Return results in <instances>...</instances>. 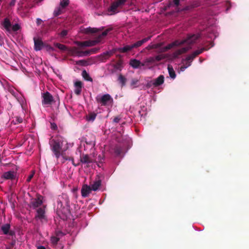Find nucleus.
Segmentation results:
<instances>
[{"label":"nucleus","instance_id":"nucleus-62","mask_svg":"<svg viewBox=\"0 0 249 249\" xmlns=\"http://www.w3.org/2000/svg\"><path fill=\"white\" fill-rule=\"evenodd\" d=\"M105 133L106 134H108V133H107V130H106V131H105Z\"/></svg>","mask_w":249,"mask_h":249},{"label":"nucleus","instance_id":"nucleus-15","mask_svg":"<svg viewBox=\"0 0 249 249\" xmlns=\"http://www.w3.org/2000/svg\"><path fill=\"white\" fill-rule=\"evenodd\" d=\"M117 4L114 1L111 3V5L107 9V15H113L119 12L118 8L119 7Z\"/></svg>","mask_w":249,"mask_h":249},{"label":"nucleus","instance_id":"nucleus-43","mask_svg":"<svg viewBox=\"0 0 249 249\" xmlns=\"http://www.w3.org/2000/svg\"><path fill=\"white\" fill-rule=\"evenodd\" d=\"M59 240V239L55 236H53L51 238V243L54 245H57Z\"/></svg>","mask_w":249,"mask_h":249},{"label":"nucleus","instance_id":"nucleus-42","mask_svg":"<svg viewBox=\"0 0 249 249\" xmlns=\"http://www.w3.org/2000/svg\"><path fill=\"white\" fill-rule=\"evenodd\" d=\"M89 41L90 42V45H91V46H93L96 45L97 43H99L101 41L100 40V38L99 39L98 37H97L95 40H89Z\"/></svg>","mask_w":249,"mask_h":249},{"label":"nucleus","instance_id":"nucleus-48","mask_svg":"<svg viewBox=\"0 0 249 249\" xmlns=\"http://www.w3.org/2000/svg\"><path fill=\"white\" fill-rule=\"evenodd\" d=\"M16 120L17 122V123L19 124L25 123V122H23L22 118L19 117H16Z\"/></svg>","mask_w":249,"mask_h":249},{"label":"nucleus","instance_id":"nucleus-14","mask_svg":"<svg viewBox=\"0 0 249 249\" xmlns=\"http://www.w3.org/2000/svg\"><path fill=\"white\" fill-rule=\"evenodd\" d=\"M115 53V51L112 50L103 53L99 56L100 60L103 62H106V60L113 55Z\"/></svg>","mask_w":249,"mask_h":249},{"label":"nucleus","instance_id":"nucleus-33","mask_svg":"<svg viewBox=\"0 0 249 249\" xmlns=\"http://www.w3.org/2000/svg\"><path fill=\"white\" fill-rule=\"evenodd\" d=\"M77 44L78 46L80 47H90V42L89 40L83 41V42H77Z\"/></svg>","mask_w":249,"mask_h":249},{"label":"nucleus","instance_id":"nucleus-21","mask_svg":"<svg viewBox=\"0 0 249 249\" xmlns=\"http://www.w3.org/2000/svg\"><path fill=\"white\" fill-rule=\"evenodd\" d=\"M150 38H151V36H148L147 37L142 39L141 40L138 41L137 42H136L133 44H132L131 45H132V48L133 49L136 48L140 47L143 43H145L148 40H149L150 39Z\"/></svg>","mask_w":249,"mask_h":249},{"label":"nucleus","instance_id":"nucleus-30","mask_svg":"<svg viewBox=\"0 0 249 249\" xmlns=\"http://www.w3.org/2000/svg\"><path fill=\"white\" fill-rule=\"evenodd\" d=\"M99 29L96 28L89 27L85 29V33L86 34L95 33L98 31Z\"/></svg>","mask_w":249,"mask_h":249},{"label":"nucleus","instance_id":"nucleus-57","mask_svg":"<svg viewBox=\"0 0 249 249\" xmlns=\"http://www.w3.org/2000/svg\"><path fill=\"white\" fill-rule=\"evenodd\" d=\"M15 244H16V241L13 240L12 241V242L10 243V245L12 247H13L15 246Z\"/></svg>","mask_w":249,"mask_h":249},{"label":"nucleus","instance_id":"nucleus-28","mask_svg":"<svg viewBox=\"0 0 249 249\" xmlns=\"http://www.w3.org/2000/svg\"><path fill=\"white\" fill-rule=\"evenodd\" d=\"M167 69L170 77L173 79H175L176 77V74L174 70V69L173 68V67L170 65H168Z\"/></svg>","mask_w":249,"mask_h":249},{"label":"nucleus","instance_id":"nucleus-1","mask_svg":"<svg viewBox=\"0 0 249 249\" xmlns=\"http://www.w3.org/2000/svg\"><path fill=\"white\" fill-rule=\"evenodd\" d=\"M51 150L54 153L57 159L60 156L64 157V152L68 149L67 141L63 137L57 136L54 138H52L49 141Z\"/></svg>","mask_w":249,"mask_h":249},{"label":"nucleus","instance_id":"nucleus-46","mask_svg":"<svg viewBox=\"0 0 249 249\" xmlns=\"http://www.w3.org/2000/svg\"><path fill=\"white\" fill-rule=\"evenodd\" d=\"M68 34V31L66 30H62L61 33H60V36L62 37H65V36H66Z\"/></svg>","mask_w":249,"mask_h":249},{"label":"nucleus","instance_id":"nucleus-35","mask_svg":"<svg viewBox=\"0 0 249 249\" xmlns=\"http://www.w3.org/2000/svg\"><path fill=\"white\" fill-rule=\"evenodd\" d=\"M54 46L55 47H56L57 48H58L60 50L63 51H67V48L65 45H64L62 44H60L59 43H55Z\"/></svg>","mask_w":249,"mask_h":249},{"label":"nucleus","instance_id":"nucleus-26","mask_svg":"<svg viewBox=\"0 0 249 249\" xmlns=\"http://www.w3.org/2000/svg\"><path fill=\"white\" fill-rule=\"evenodd\" d=\"M101 185V180L98 179L94 181L92 184H91L90 188L92 190L96 191Z\"/></svg>","mask_w":249,"mask_h":249},{"label":"nucleus","instance_id":"nucleus-19","mask_svg":"<svg viewBox=\"0 0 249 249\" xmlns=\"http://www.w3.org/2000/svg\"><path fill=\"white\" fill-rule=\"evenodd\" d=\"M91 190L90 186H88V185H83L81 189L82 196L84 197L88 196Z\"/></svg>","mask_w":249,"mask_h":249},{"label":"nucleus","instance_id":"nucleus-3","mask_svg":"<svg viewBox=\"0 0 249 249\" xmlns=\"http://www.w3.org/2000/svg\"><path fill=\"white\" fill-rule=\"evenodd\" d=\"M57 203V210L58 213H62L65 216L71 214L70 201L67 194H63L59 196Z\"/></svg>","mask_w":249,"mask_h":249},{"label":"nucleus","instance_id":"nucleus-9","mask_svg":"<svg viewBox=\"0 0 249 249\" xmlns=\"http://www.w3.org/2000/svg\"><path fill=\"white\" fill-rule=\"evenodd\" d=\"M17 173L14 171H9L7 172H5L2 174L1 176V178L2 179H4L5 180H11L12 181L16 180L17 181Z\"/></svg>","mask_w":249,"mask_h":249},{"label":"nucleus","instance_id":"nucleus-24","mask_svg":"<svg viewBox=\"0 0 249 249\" xmlns=\"http://www.w3.org/2000/svg\"><path fill=\"white\" fill-rule=\"evenodd\" d=\"M133 49L131 44L126 45L123 47L119 48L117 51L121 53H127Z\"/></svg>","mask_w":249,"mask_h":249},{"label":"nucleus","instance_id":"nucleus-47","mask_svg":"<svg viewBox=\"0 0 249 249\" xmlns=\"http://www.w3.org/2000/svg\"><path fill=\"white\" fill-rule=\"evenodd\" d=\"M34 174H35L34 171H33V173L28 177V178L26 179L27 182H29L31 180V179H32V178H33V177L34 176Z\"/></svg>","mask_w":249,"mask_h":249},{"label":"nucleus","instance_id":"nucleus-23","mask_svg":"<svg viewBox=\"0 0 249 249\" xmlns=\"http://www.w3.org/2000/svg\"><path fill=\"white\" fill-rule=\"evenodd\" d=\"M11 23L9 19L7 18H5L3 22V26L6 31L8 32L11 31Z\"/></svg>","mask_w":249,"mask_h":249},{"label":"nucleus","instance_id":"nucleus-12","mask_svg":"<svg viewBox=\"0 0 249 249\" xmlns=\"http://www.w3.org/2000/svg\"><path fill=\"white\" fill-rule=\"evenodd\" d=\"M188 46L187 47H183L180 49H178V50H176V51H175L173 53V54H172L173 57L175 58H178L180 55L186 53L188 51H189L190 49H191V47L190 46V45L191 44H190V45L188 44Z\"/></svg>","mask_w":249,"mask_h":249},{"label":"nucleus","instance_id":"nucleus-39","mask_svg":"<svg viewBox=\"0 0 249 249\" xmlns=\"http://www.w3.org/2000/svg\"><path fill=\"white\" fill-rule=\"evenodd\" d=\"M126 1V0H117L116 1H115L114 2L117 3V5L119 7H121L124 5Z\"/></svg>","mask_w":249,"mask_h":249},{"label":"nucleus","instance_id":"nucleus-2","mask_svg":"<svg viewBox=\"0 0 249 249\" xmlns=\"http://www.w3.org/2000/svg\"><path fill=\"white\" fill-rule=\"evenodd\" d=\"M114 135H116L115 140L117 143L111 147L110 152L114 153L116 156H120L125 152L128 142L124 140L120 132L118 131V134L115 133Z\"/></svg>","mask_w":249,"mask_h":249},{"label":"nucleus","instance_id":"nucleus-44","mask_svg":"<svg viewBox=\"0 0 249 249\" xmlns=\"http://www.w3.org/2000/svg\"><path fill=\"white\" fill-rule=\"evenodd\" d=\"M20 29V26L18 24H15L13 26L11 25V31L16 32Z\"/></svg>","mask_w":249,"mask_h":249},{"label":"nucleus","instance_id":"nucleus-63","mask_svg":"<svg viewBox=\"0 0 249 249\" xmlns=\"http://www.w3.org/2000/svg\"><path fill=\"white\" fill-rule=\"evenodd\" d=\"M1 113V110L0 109V114Z\"/></svg>","mask_w":249,"mask_h":249},{"label":"nucleus","instance_id":"nucleus-45","mask_svg":"<svg viewBox=\"0 0 249 249\" xmlns=\"http://www.w3.org/2000/svg\"><path fill=\"white\" fill-rule=\"evenodd\" d=\"M155 58V62L156 61H160L162 59L164 58V56L163 55H157L156 57H154Z\"/></svg>","mask_w":249,"mask_h":249},{"label":"nucleus","instance_id":"nucleus-31","mask_svg":"<svg viewBox=\"0 0 249 249\" xmlns=\"http://www.w3.org/2000/svg\"><path fill=\"white\" fill-rule=\"evenodd\" d=\"M123 61L122 60H118L117 63L114 65L113 67L117 70H121L123 68Z\"/></svg>","mask_w":249,"mask_h":249},{"label":"nucleus","instance_id":"nucleus-49","mask_svg":"<svg viewBox=\"0 0 249 249\" xmlns=\"http://www.w3.org/2000/svg\"><path fill=\"white\" fill-rule=\"evenodd\" d=\"M154 84L153 80H151L147 83L146 87L149 88H150L152 87H154V84Z\"/></svg>","mask_w":249,"mask_h":249},{"label":"nucleus","instance_id":"nucleus-53","mask_svg":"<svg viewBox=\"0 0 249 249\" xmlns=\"http://www.w3.org/2000/svg\"><path fill=\"white\" fill-rule=\"evenodd\" d=\"M85 142H86V143H87V144H90V145L92 144H93V143H94V140H91V141H89V142H88V141H87V139H86V141H85Z\"/></svg>","mask_w":249,"mask_h":249},{"label":"nucleus","instance_id":"nucleus-25","mask_svg":"<svg viewBox=\"0 0 249 249\" xmlns=\"http://www.w3.org/2000/svg\"><path fill=\"white\" fill-rule=\"evenodd\" d=\"M155 62V58L154 57H150L146 58L145 60L143 61L142 64V66H148L150 64H152Z\"/></svg>","mask_w":249,"mask_h":249},{"label":"nucleus","instance_id":"nucleus-37","mask_svg":"<svg viewBox=\"0 0 249 249\" xmlns=\"http://www.w3.org/2000/svg\"><path fill=\"white\" fill-rule=\"evenodd\" d=\"M191 65V62H187L186 61L185 63L183 64L182 66L180 67V70L181 71H184L187 68L190 66Z\"/></svg>","mask_w":249,"mask_h":249},{"label":"nucleus","instance_id":"nucleus-36","mask_svg":"<svg viewBox=\"0 0 249 249\" xmlns=\"http://www.w3.org/2000/svg\"><path fill=\"white\" fill-rule=\"evenodd\" d=\"M69 0H62L60 1V5L62 8H65L69 4Z\"/></svg>","mask_w":249,"mask_h":249},{"label":"nucleus","instance_id":"nucleus-59","mask_svg":"<svg viewBox=\"0 0 249 249\" xmlns=\"http://www.w3.org/2000/svg\"><path fill=\"white\" fill-rule=\"evenodd\" d=\"M37 249H46V248L44 246H40L38 247Z\"/></svg>","mask_w":249,"mask_h":249},{"label":"nucleus","instance_id":"nucleus-13","mask_svg":"<svg viewBox=\"0 0 249 249\" xmlns=\"http://www.w3.org/2000/svg\"><path fill=\"white\" fill-rule=\"evenodd\" d=\"M10 224L8 223L3 224L1 226V230L4 234L13 236L15 234V232L14 231H10Z\"/></svg>","mask_w":249,"mask_h":249},{"label":"nucleus","instance_id":"nucleus-29","mask_svg":"<svg viewBox=\"0 0 249 249\" xmlns=\"http://www.w3.org/2000/svg\"><path fill=\"white\" fill-rule=\"evenodd\" d=\"M82 76L83 78L88 81L92 82V78L89 76V74L86 71V70H83L82 72Z\"/></svg>","mask_w":249,"mask_h":249},{"label":"nucleus","instance_id":"nucleus-6","mask_svg":"<svg viewBox=\"0 0 249 249\" xmlns=\"http://www.w3.org/2000/svg\"><path fill=\"white\" fill-rule=\"evenodd\" d=\"M42 104L43 106H50L55 103L53 96L48 91L42 93Z\"/></svg>","mask_w":249,"mask_h":249},{"label":"nucleus","instance_id":"nucleus-4","mask_svg":"<svg viewBox=\"0 0 249 249\" xmlns=\"http://www.w3.org/2000/svg\"><path fill=\"white\" fill-rule=\"evenodd\" d=\"M200 37L199 34L188 35L187 37L181 41L177 40L168 44L165 47V50H168L171 49L173 46H180L184 44H193Z\"/></svg>","mask_w":249,"mask_h":249},{"label":"nucleus","instance_id":"nucleus-5","mask_svg":"<svg viewBox=\"0 0 249 249\" xmlns=\"http://www.w3.org/2000/svg\"><path fill=\"white\" fill-rule=\"evenodd\" d=\"M96 101L97 103L100 104L101 106H106L112 103L113 100L109 94H105L101 97L97 96L96 97Z\"/></svg>","mask_w":249,"mask_h":249},{"label":"nucleus","instance_id":"nucleus-11","mask_svg":"<svg viewBox=\"0 0 249 249\" xmlns=\"http://www.w3.org/2000/svg\"><path fill=\"white\" fill-rule=\"evenodd\" d=\"M208 49H206L205 47L202 48L199 50H197L194 52L192 54L189 55L185 59V61L190 62L192 61L196 56L202 53L204 51L208 50Z\"/></svg>","mask_w":249,"mask_h":249},{"label":"nucleus","instance_id":"nucleus-54","mask_svg":"<svg viewBox=\"0 0 249 249\" xmlns=\"http://www.w3.org/2000/svg\"><path fill=\"white\" fill-rule=\"evenodd\" d=\"M16 0H12L9 3L10 6H13L15 5Z\"/></svg>","mask_w":249,"mask_h":249},{"label":"nucleus","instance_id":"nucleus-20","mask_svg":"<svg viewBox=\"0 0 249 249\" xmlns=\"http://www.w3.org/2000/svg\"><path fill=\"white\" fill-rule=\"evenodd\" d=\"M154 82V87H157L161 85L164 81V77L163 75H160L157 78L153 80Z\"/></svg>","mask_w":249,"mask_h":249},{"label":"nucleus","instance_id":"nucleus-34","mask_svg":"<svg viewBox=\"0 0 249 249\" xmlns=\"http://www.w3.org/2000/svg\"><path fill=\"white\" fill-rule=\"evenodd\" d=\"M139 80L137 78H133L131 79L130 85L132 88H136L138 86Z\"/></svg>","mask_w":249,"mask_h":249},{"label":"nucleus","instance_id":"nucleus-56","mask_svg":"<svg viewBox=\"0 0 249 249\" xmlns=\"http://www.w3.org/2000/svg\"><path fill=\"white\" fill-rule=\"evenodd\" d=\"M46 48L48 50H52V51L53 50V48L52 47H51L50 45H47L46 46Z\"/></svg>","mask_w":249,"mask_h":249},{"label":"nucleus","instance_id":"nucleus-22","mask_svg":"<svg viewBox=\"0 0 249 249\" xmlns=\"http://www.w3.org/2000/svg\"><path fill=\"white\" fill-rule=\"evenodd\" d=\"M142 62L136 59L130 60L129 65L134 69H137L142 66Z\"/></svg>","mask_w":249,"mask_h":249},{"label":"nucleus","instance_id":"nucleus-51","mask_svg":"<svg viewBox=\"0 0 249 249\" xmlns=\"http://www.w3.org/2000/svg\"><path fill=\"white\" fill-rule=\"evenodd\" d=\"M61 14V11L58 9L57 11H54V14L55 16H57Z\"/></svg>","mask_w":249,"mask_h":249},{"label":"nucleus","instance_id":"nucleus-38","mask_svg":"<svg viewBox=\"0 0 249 249\" xmlns=\"http://www.w3.org/2000/svg\"><path fill=\"white\" fill-rule=\"evenodd\" d=\"M96 114L94 113H90L87 117V120L89 121H93L95 120Z\"/></svg>","mask_w":249,"mask_h":249},{"label":"nucleus","instance_id":"nucleus-60","mask_svg":"<svg viewBox=\"0 0 249 249\" xmlns=\"http://www.w3.org/2000/svg\"><path fill=\"white\" fill-rule=\"evenodd\" d=\"M84 61V60H79L78 62H77V64H81L82 63V62H83Z\"/></svg>","mask_w":249,"mask_h":249},{"label":"nucleus","instance_id":"nucleus-17","mask_svg":"<svg viewBox=\"0 0 249 249\" xmlns=\"http://www.w3.org/2000/svg\"><path fill=\"white\" fill-rule=\"evenodd\" d=\"M75 87L74 93L77 95H79L81 94L82 91V89L83 88V83L80 81H76L74 83Z\"/></svg>","mask_w":249,"mask_h":249},{"label":"nucleus","instance_id":"nucleus-50","mask_svg":"<svg viewBox=\"0 0 249 249\" xmlns=\"http://www.w3.org/2000/svg\"><path fill=\"white\" fill-rule=\"evenodd\" d=\"M121 119V118L119 116L116 117L113 119V122L114 123H118Z\"/></svg>","mask_w":249,"mask_h":249},{"label":"nucleus","instance_id":"nucleus-18","mask_svg":"<svg viewBox=\"0 0 249 249\" xmlns=\"http://www.w3.org/2000/svg\"><path fill=\"white\" fill-rule=\"evenodd\" d=\"M34 49L36 51H40L42 49L44 46V43L40 39H36L34 38Z\"/></svg>","mask_w":249,"mask_h":249},{"label":"nucleus","instance_id":"nucleus-64","mask_svg":"<svg viewBox=\"0 0 249 249\" xmlns=\"http://www.w3.org/2000/svg\"><path fill=\"white\" fill-rule=\"evenodd\" d=\"M51 125H53V124H54L51 123Z\"/></svg>","mask_w":249,"mask_h":249},{"label":"nucleus","instance_id":"nucleus-40","mask_svg":"<svg viewBox=\"0 0 249 249\" xmlns=\"http://www.w3.org/2000/svg\"><path fill=\"white\" fill-rule=\"evenodd\" d=\"M99 48H94L91 49L89 50L86 51V52H88L89 53V55L90 54L97 53L99 51Z\"/></svg>","mask_w":249,"mask_h":249},{"label":"nucleus","instance_id":"nucleus-41","mask_svg":"<svg viewBox=\"0 0 249 249\" xmlns=\"http://www.w3.org/2000/svg\"><path fill=\"white\" fill-rule=\"evenodd\" d=\"M110 30V29H107L105 31H104L103 32H102V33L101 35H99L97 36L99 39L100 38V41L101 40V39L103 36H105L107 35L108 32Z\"/></svg>","mask_w":249,"mask_h":249},{"label":"nucleus","instance_id":"nucleus-16","mask_svg":"<svg viewBox=\"0 0 249 249\" xmlns=\"http://www.w3.org/2000/svg\"><path fill=\"white\" fill-rule=\"evenodd\" d=\"M80 161L83 164H89L93 162L92 159L88 154H81L80 155Z\"/></svg>","mask_w":249,"mask_h":249},{"label":"nucleus","instance_id":"nucleus-32","mask_svg":"<svg viewBox=\"0 0 249 249\" xmlns=\"http://www.w3.org/2000/svg\"><path fill=\"white\" fill-rule=\"evenodd\" d=\"M63 160L62 161V162H64L65 160H71V161L72 164L74 166H77L79 164V163H78L77 164L75 163L74 161V159H73V158L72 157H67L65 155L64 157H63Z\"/></svg>","mask_w":249,"mask_h":249},{"label":"nucleus","instance_id":"nucleus-27","mask_svg":"<svg viewBox=\"0 0 249 249\" xmlns=\"http://www.w3.org/2000/svg\"><path fill=\"white\" fill-rule=\"evenodd\" d=\"M126 78L122 74H120L118 76V81L121 84V87H123L125 86L126 82Z\"/></svg>","mask_w":249,"mask_h":249},{"label":"nucleus","instance_id":"nucleus-8","mask_svg":"<svg viewBox=\"0 0 249 249\" xmlns=\"http://www.w3.org/2000/svg\"><path fill=\"white\" fill-rule=\"evenodd\" d=\"M46 206L43 205L36 209V213L35 215V219L36 220H40L41 222L47 221V217L45 214Z\"/></svg>","mask_w":249,"mask_h":249},{"label":"nucleus","instance_id":"nucleus-61","mask_svg":"<svg viewBox=\"0 0 249 249\" xmlns=\"http://www.w3.org/2000/svg\"><path fill=\"white\" fill-rule=\"evenodd\" d=\"M108 129H109V131H110V132H111V133H113L114 132V129H113V127H112V128H111V129L112 130V131H111L110 129V128H109H109H108Z\"/></svg>","mask_w":249,"mask_h":249},{"label":"nucleus","instance_id":"nucleus-58","mask_svg":"<svg viewBox=\"0 0 249 249\" xmlns=\"http://www.w3.org/2000/svg\"><path fill=\"white\" fill-rule=\"evenodd\" d=\"M42 21L41 19H40V18H37V24L38 25L40 24V23H41V22Z\"/></svg>","mask_w":249,"mask_h":249},{"label":"nucleus","instance_id":"nucleus-52","mask_svg":"<svg viewBox=\"0 0 249 249\" xmlns=\"http://www.w3.org/2000/svg\"><path fill=\"white\" fill-rule=\"evenodd\" d=\"M173 2L176 6H178L179 5L180 0H173Z\"/></svg>","mask_w":249,"mask_h":249},{"label":"nucleus","instance_id":"nucleus-55","mask_svg":"<svg viewBox=\"0 0 249 249\" xmlns=\"http://www.w3.org/2000/svg\"><path fill=\"white\" fill-rule=\"evenodd\" d=\"M51 128L53 130H56L57 129V125H51Z\"/></svg>","mask_w":249,"mask_h":249},{"label":"nucleus","instance_id":"nucleus-7","mask_svg":"<svg viewBox=\"0 0 249 249\" xmlns=\"http://www.w3.org/2000/svg\"><path fill=\"white\" fill-rule=\"evenodd\" d=\"M43 197L41 195L37 194L36 198L31 199L29 204L30 207L34 209L38 208L43 204Z\"/></svg>","mask_w":249,"mask_h":249},{"label":"nucleus","instance_id":"nucleus-10","mask_svg":"<svg viewBox=\"0 0 249 249\" xmlns=\"http://www.w3.org/2000/svg\"><path fill=\"white\" fill-rule=\"evenodd\" d=\"M70 52L71 55L78 57H83L89 55V53L88 52H86V51H80L78 48L75 47L72 48Z\"/></svg>","mask_w":249,"mask_h":249}]
</instances>
